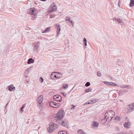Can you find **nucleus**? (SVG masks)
I'll return each instance as SVG.
<instances>
[{"label": "nucleus", "instance_id": "8fccbe9b", "mask_svg": "<svg viewBox=\"0 0 134 134\" xmlns=\"http://www.w3.org/2000/svg\"><path fill=\"white\" fill-rule=\"evenodd\" d=\"M35 18H36V16H35Z\"/></svg>", "mask_w": 134, "mask_h": 134}, {"label": "nucleus", "instance_id": "ea45409f", "mask_svg": "<svg viewBox=\"0 0 134 134\" xmlns=\"http://www.w3.org/2000/svg\"><path fill=\"white\" fill-rule=\"evenodd\" d=\"M40 81L41 83H42L43 81V79L42 77H41L40 79Z\"/></svg>", "mask_w": 134, "mask_h": 134}, {"label": "nucleus", "instance_id": "9d476101", "mask_svg": "<svg viewBox=\"0 0 134 134\" xmlns=\"http://www.w3.org/2000/svg\"><path fill=\"white\" fill-rule=\"evenodd\" d=\"M59 124H61L63 126L67 128L68 127L69 124L67 120L63 121L62 122H60Z\"/></svg>", "mask_w": 134, "mask_h": 134}, {"label": "nucleus", "instance_id": "79ce46f5", "mask_svg": "<svg viewBox=\"0 0 134 134\" xmlns=\"http://www.w3.org/2000/svg\"><path fill=\"white\" fill-rule=\"evenodd\" d=\"M35 133L34 134H38V131L37 130H36L35 131Z\"/></svg>", "mask_w": 134, "mask_h": 134}, {"label": "nucleus", "instance_id": "f257e3e1", "mask_svg": "<svg viewBox=\"0 0 134 134\" xmlns=\"http://www.w3.org/2000/svg\"><path fill=\"white\" fill-rule=\"evenodd\" d=\"M64 111L62 109L59 110L54 117V119L57 121H59L64 117Z\"/></svg>", "mask_w": 134, "mask_h": 134}, {"label": "nucleus", "instance_id": "39448f33", "mask_svg": "<svg viewBox=\"0 0 134 134\" xmlns=\"http://www.w3.org/2000/svg\"><path fill=\"white\" fill-rule=\"evenodd\" d=\"M57 7L56 4L54 3H53L51 5V7L49 8L48 11V13L52 12L55 11L57 9Z\"/></svg>", "mask_w": 134, "mask_h": 134}, {"label": "nucleus", "instance_id": "c756f323", "mask_svg": "<svg viewBox=\"0 0 134 134\" xmlns=\"http://www.w3.org/2000/svg\"><path fill=\"white\" fill-rule=\"evenodd\" d=\"M104 84L110 86L111 85V82H108L107 81H104Z\"/></svg>", "mask_w": 134, "mask_h": 134}, {"label": "nucleus", "instance_id": "473e14b6", "mask_svg": "<svg viewBox=\"0 0 134 134\" xmlns=\"http://www.w3.org/2000/svg\"><path fill=\"white\" fill-rule=\"evenodd\" d=\"M32 66L30 67L27 70V71L28 72H30L31 71L32 69Z\"/></svg>", "mask_w": 134, "mask_h": 134}, {"label": "nucleus", "instance_id": "f704fd0d", "mask_svg": "<svg viewBox=\"0 0 134 134\" xmlns=\"http://www.w3.org/2000/svg\"><path fill=\"white\" fill-rule=\"evenodd\" d=\"M50 18H52L54 17L55 16V15H54V14H50Z\"/></svg>", "mask_w": 134, "mask_h": 134}, {"label": "nucleus", "instance_id": "09e8293b", "mask_svg": "<svg viewBox=\"0 0 134 134\" xmlns=\"http://www.w3.org/2000/svg\"><path fill=\"white\" fill-rule=\"evenodd\" d=\"M127 118V117H126V119Z\"/></svg>", "mask_w": 134, "mask_h": 134}, {"label": "nucleus", "instance_id": "cd10ccee", "mask_svg": "<svg viewBox=\"0 0 134 134\" xmlns=\"http://www.w3.org/2000/svg\"><path fill=\"white\" fill-rule=\"evenodd\" d=\"M58 134H67V133L65 131H59Z\"/></svg>", "mask_w": 134, "mask_h": 134}, {"label": "nucleus", "instance_id": "20e7f679", "mask_svg": "<svg viewBox=\"0 0 134 134\" xmlns=\"http://www.w3.org/2000/svg\"><path fill=\"white\" fill-rule=\"evenodd\" d=\"M43 100V96L42 95H41L37 97V102L38 106H42Z\"/></svg>", "mask_w": 134, "mask_h": 134}, {"label": "nucleus", "instance_id": "2f4dec72", "mask_svg": "<svg viewBox=\"0 0 134 134\" xmlns=\"http://www.w3.org/2000/svg\"><path fill=\"white\" fill-rule=\"evenodd\" d=\"M70 17L69 16H67L66 18V21H70Z\"/></svg>", "mask_w": 134, "mask_h": 134}, {"label": "nucleus", "instance_id": "aec40b11", "mask_svg": "<svg viewBox=\"0 0 134 134\" xmlns=\"http://www.w3.org/2000/svg\"><path fill=\"white\" fill-rule=\"evenodd\" d=\"M83 41L85 46L84 47V48L85 49L86 48V46L87 45V41L86 38H83Z\"/></svg>", "mask_w": 134, "mask_h": 134}, {"label": "nucleus", "instance_id": "6ab92c4d", "mask_svg": "<svg viewBox=\"0 0 134 134\" xmlns=\"http://www.w3.org/2000/svg\"><path fill=\"white\" fill-rule=\"evenodd\" d=\"M128 92L127 89H121L120 91V92L122 95L124 94L125 93Z\"/></svg>", "mask_w": 134, "mask_h": 134}, {"label": "nucleus", "instance_id": "4be33fe9", "mask_svg": "<svg viewBox=\"0 0 134 134\" xmlns=\"http://www.w3.org/2000/svg\"><path fill=\"white\" fill-rule=\"evenodd\" d=\"M78 134H86L84 131L82 130L79 129L77 131Z\"/></svg>", "mask_w": 134, "mask_h": 134}, {"label": "nucleus", "instance_id": "49530a36", "mask_svg": "<svg viewBox=\"0 0 134 134\" xmlns=\"http://www.w3.org/2000/svg\"><path fill=\"white\" fill-rule=\"evenodd\" d=\"M75 107V106H73V108H74Z\"/></svg>", "mask_w": 134, "mask_h": 134}, {"label": "nucleus", "instance_id": "a19ab883", "mask_svg": "<svg viewBox=\"0 0 134 134\" xmlns=\"http://www.w3.org/2000/svg\"><path fill=\"white\" fill-rule=\"evenodd\" d=\"M8 103H7L6 104V106H5V109H6V110H7V105H8Z\"/></svg>", "mask_w": 134, "mask_h": 134}, {"label": "nucleus", "instance_id": "412c9836", "mask_svg": "<svg viewBox=\"0 0 134 134\" xmlns=\"http://www.w3.org/2000/svg\"><path fill=\"white\" fill-rule=\"evenodd\" d=\"M34 62V60L32 58H30L28 59L27 63L28 64H29L31 63H33Z\"/></svg>", "mask_w": 134, "mask_h": 134}, {"label": "nucleus", "instance_id": "c9c22d12", "mask_svg": "<svg viewBox=\"0 0 134 134\" xmlns=\"http://www.w3.org/2000/svg\"><path fill=\"white\" fill-rule=\"evenodd\" d=\"M97 75L99 76H102L101 73L100 71L97 72Z\"/></svg>", "mask_w": 134, "mask_h": 134}, {"label": "nucleus", "instance_id": "bb28decb", "mask_svg": "<svg viewBox=\"0 0 134 134\" xmlns=\"http://www.w3.org/2000/svg\"><path fill=\"white\" fill-rule=\"evenodd\" d=\"M63 87L64 90H66L68 88V85L66 83H64L63 84Z\"/></svg>", "mask_w": 134, "mask_h": 134}, {"label": "nucleus", "instance_id": "4468645a", "mask_svg": "<svg viewBox=\"0 0 134 134\" xmlns=\"http://www.w3.org/2000/svg\"><path fill=\"white\" fill-rule=\"evenodd\" d=\"M39 42H36L34 44V49L35 51L37 50V49L39 47Z\"/></svg>", "mask_w": 134, "mask_h": 134}, {"label": "nucleus", "instance_id": "58836bf2", "mask_svg": "<svg viewBox=\"0 0 134 134\" xmlns=\"http://www.w3.org/2000/svg\"><path fill=\"white\" fill-rule=\"evenodd\" d=\"M115 120L118 121H119L120 120L119 117V116H117L115 118Z\"/></svg>", "mask_w": 134, "mask_h": 134}, {"label": "nucleus", "instance_id": "0eeeda50", "mask_svg": "<svg viewBox=\"0 0 134 134\" xmlns=\"http://www.w3.org/2000/svg\"><path fill=\"white\" fill-rule=\"evenodd\" d=\"M29 13L31 14L36 16L37 11V10L34 8H31L29 10Z\"/></svg>", "mask_w": 134, "mask_h": 134}, {"label": "nucleus", "instance_id": "6e6552de", "mask_svg": "<svg viewBox=\"0 0 134 134\" xmlns=\"http://www.w3.org/2000/svg\"><path fill=\"white\" fill-rule=\"evenodd\" d=\"M53 98L54 100L58 102H60L62 100V98L61 96L58 95H54L53 96Z\"/></svg>", "mask_w": 134, "mask_h": 134}, {"label": "nucleus", "instance_id": "1a4fd4ad", "mask_svg": "<svg viewBox=\"0 0 134 134\" xmlns=\"http://www.w3.org/2000/svg\"><path fill=\"white\" fill-rule=\"evenodd\" d=\"M127 109L128 111L130 112L134 110V102L130 105H128Z\"/></svg>", "mask_w": 134, "mask_h": 134}, {"label": "nucleus", "instance_id": "f3484780", "mask_svg": "<svg viewBox=\"0 0 134 134\" xmlns=\"http://www.w3.org/2000/svg\"><path fill=\"white\" fill-rule=\"evenodd\" d=\"M57 29L58 30L57 31V34L58 35H59L60 34V31L61 30L60 25L58 24L57 26Z\"/></svg>", "mask_w": 134, "mask_h": 134}, {"label": "nucleus", "instance_id": "7c9ffc66", "mask_svg": "<svg viewBox=\"0 0 134 134\" xmlns=\"http://www.w3.org/2000/svg\"><path fill=\"white\" fill-rule=\"evenodd\" d=\"M70 21V24L71 25L72 27H73L74 24V22L72 20H71Z\"/></svg>", "mask_w": 134, "mask_h": 134}, {"label": "nucleus", "instance_id": "72a5a7b5", "mask_svg": "<svg viewBox=\"0 0 134 134\" xmlns=\"http://www.w3.org/2000/svg\"><path fill=\"white\" fill-rule=\"evenodd\" d=\"M25 106H26L25 104H23V105L22 107L20 109V110H21V111H23V109L25 107Z\"/></svg>", "mask_w": 134, "mask_h": 134}, {"label": "nucleus", "instance_id": "37998d69", "mask_svg": "<svg viewBox=\"0 0 134 134\" xmlns=\"http://www.w3.org/2000/svg\"><path fill=\"white\" fill-rule=\"evenodd\" d=\"M40 0L41 1H46L47 0Z\"/></svg>", "mask_w": 134, "mask_h": 134}, {"label": "nucleus", "instance_id": "c03bdc74", "mask_svg": "<svg viewBox=\"0 0 134 134\" xmlns=\"http://www.w3.org/2000/svg\"><path fill=\"white\" fill-rule=\"evenodd\" d=\"M74 109V108H73V107H72V108H71V109H72H72Z\"/></svg>", "mask_w": 134, "mask_h": 134}, {"label": "nucleus", "instance_id": "ddd939ff", "mask_svg": "<svg viewBox=\"0 0 134 134\" xmlns=\"http://www.w3.org/2000/svg\"><path fill=\"white\" fill-rule=\"evenodd\" d=\"M131 125V122L128 121L125 122L124 124V126L126 128H129L130 127V126Z\"/></svg>", "mask_w": 134, "mask_h": 134}, {"label": "nucleus", "instance_id": "f8f14e48", "mask_svg": "<svg viewBox=\"0 0 134 134\" xmlns=\"http://www.w3.org/2000/svg\"><path fill=\"white\" fill-rule=\"evenodd\" d=\"M98 100V99L97 98H94L92 100H89L87 104H92L97 102Z\"/></svg>", "mask_w": 134, "mask_h": 134}, {"label": "nucleus", "instance_id": "c85d7f7f", "mask_svg": "<svg viewBox=\"0 0 134 134\" xmlns=\"http://www.w3.org/2000/svg\"><path fill=\"white\" fill-rule=\"evenodd\" d=\"M92 90V88H88L85 91L86 92H88L91 91Z\"/></svg>", "mask_w": 134, "mask_h": 134}, {"label": "nucleus", "instance_id": "de8ad7c7", "mask_svg": "<svg viewBox=\"0 0 134 134\" xmlns=\"http://www.w3.org/2000/svg\"><path fill=\"white\" fill-rule=\"evenodd\" d=\"M59 74V75H58V76H60L61 75H60V74Z\"/></svg>", "mask_w": 134, "mask_h": 134}, {"label": "nucleus", "instance_id": "e433bc0d", "mask_svg": "<svg viewBox=\"0 0 134 134\" xmlns=\"http://www.w3.org/2000/svg\"><path fill=\"white\" fill-rule=\"evenodd\" d=\"M90 84V83L89 82H87L85 84V86L86 87L89 86Z\"/></svg>", "mask_w": 134, "mask_h": 134}, {"label": "nucleus", "instance_id": "9b49d317", "mask_svg": "<svg viewBox=\"0 0 134 134\" xmlns=\"http://www.w3.org/2000/svg\"><path fill=\"white\" fill-rule=\"evenodd\" d=\"M49 126H51L54 130L57 129L58 127V125L55 124L53 122H51L49 124Z\"/></svg>", "mask_w": 134, "mask_h": 134}, {"label": "nucleus", "instance_id": "423d86ee", "mask_svg": "<svg viewBox=\"0 0 134 134\" xmlns=\"http://www.w3.org/2000/svg\"><path fill=\"white\" fill-rule=\"evenodd\" d=\"M49 105L52 107L57 108L60 106V104L58 103H56L54 102H51L49 103Z\"/></svg>", "mask_w": 134, "mask_h": 134}, {"label": "nucleus", "instance_id": "a211bd4d", "mask_svg": "<svg viewBox=\"0 0 134 134\" xmlns=\"http://www.w3.org/2000/svg\"><path fill=\"white\" fill-rule=\"evenodd\" d=\"M47 131L49 133H51L53 132L54 130L52 129L51 126H49L47 129Z\"/></svg>", "mask_w": 134, "mask_h": 134}, {"label": "nucleus", "instance_id": "a878e982", "mask_svg": "<svg viewBox=\"0 0 134 134\" xmlns=\"http://www.w3.org/2000/svg\"><path fill=\"white\" fill-rule=\"evenodd\" d=\"M115 20H117L118 23H122L123 22V21L121 19L119 18H116Z\"/></svg>", "mask_w": 134, "mask_h": 134}, {"label": "nucleus", "instance_id": "b1692460", "mask_svg": "<svg viewBox=\"0 0 134 134\" xmlns=\"http://www.w3.org/2000/svg\"><path fill=\"white\" fill-rule=\"evenodd\" d=\"M50 27H48L46 28L45 30H44L42 32V33H45L47 31H50Z\"/></svg>", "mask_w": 134, "mask_h": 134}, {"label": "nucleus", "instance_id": "7ed1b4c3", "mask_svg": "<svg viewBox=\"0 0 134 134\" xmlns=\"http://www.w3.org/2000/svg\"><path fill=\"white\" fill-rule=\"evenodd\" d=\"M62 73L56 72H53L50 75L51 79L53 80L59 79L62 77Z\"/></svg>", "mask_w": 134, "mask_h": 134}, {"label": "nucleus", "instance_id": "4c0bfd02", "mask_svg": "<svg viewBox=\"0 0 134 134\" xmlns=\"http://www.w3.org/2000/svg\"><path fill=\"white\" fill-rule=\"evenodd\" d=\"M110 84L111 85H110V86H117V85H115L114 83L113 82H111Z\"/></svg>", "mask_w": 134, "mask_h": 134}, {"label": "nucleus", "instance_id": "393cba45", "mask_svg": "<svg viewBox=\"0 0 134 134\" xmlns=\"http://www.w3.org/2000/svg\"><path fill=\"white\" fill-rule=\"evenodd\" d=\"M129 6L130 7H132L134 6V0H131Z\"/></svg>", "mask_w": 134, "mask_h": 134}, {"label": "nucleus", "instance_id": "dca6fc26", "mask_svg": "<svg viewBox=\"0 0 134 134\" xmlns=\"http://www.w3.org/2000/svg\"><path fill=\"white\" fill-rule=\"evenodd\" d=\"M15 90V87L13 85L9 86V91H14Z\"/></svg>", "mask_w": 134, "mask_h": 134}, {"label": "nucleus", "instance_id": "5701e85b", "mask_svg": "<svg viewBox=\"0 0 134 134\" xmlns=\"http://www.w3.org/2000/svg\"><path fill=\"white\" fill-rule=\"evenodd\" d=\"M121 88H125L127 89H129L131 88V86L129 85H124L121 87Z\"/></svg>", "mask_w": 134, "mask_h": 134}, {"label": "nucleus", "instance_id": "a18cd8bd", "mask_svg": "<svg viewBox=\"0 0 134 134\" xmlns=\"http://www.w3.org/2000/svg\"><path fill=\"white\" fill-rule=\"evenodd\" d=\"M105 120V119H102V121H104V120Z\"/></svg>", "mask_w": 134, "mask_h": 134}, {"label": "nucleus", "instance_id": "2eb2a0df", "mask_svg": "<svg viewBox=\"0 0 134 134\" xmlns=\"http://www.w3.org/2000/svg\"><path fill=\"white\" fill-rule=\"evenodd\" d=\"M99 123L97 122L93 121L92 123V125L93 127H97L98 126Z\"/></svg>", "mask_w": 134, "mask_h": 134}, {"label": "nucleus", "instance_id": "f03ea898", "mask_svg": "<svg viewBox=\"0 0 134 134\" xmlns=\"http://www.w3.org/2000/svg\"><path fill=\"white\" fill-rule=\"evenodd\" d=\"M115 113L113 110H110L108 111L105 114V118L106 119V121L109 120V121H111L112 119L115 116Z\"/></svg>", "mask_w": 134, "mask_h": 134}]
</instances>
